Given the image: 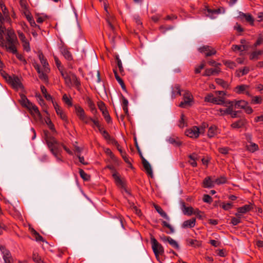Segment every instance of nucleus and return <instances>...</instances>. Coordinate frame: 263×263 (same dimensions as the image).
I'll return each mask as SVG.
<instances>
[{
  "label": "nucleus",
  "mask_w": 263,
  "mask_h": 263,
  "mask_svg": "<svg viewBox=\"0 0 263 263\" xmlns=\"http://www.w3.org/2000/svg\"><path fill=\"white\" fill-rule=\"evenodd\" d=\"M59 71L61 76L64 79L65 84L66 86L71 88V87H76L79 90L81 87V82L77 76L71 72H67L63 69H59Z\"/></svg>",
  "instance_id": "nucleus-2"
},
{
  "label": "nucleus",
  "mask_w": 263,
  "mask_h": 263,
  "mask_svg": "<svg viewBox=\"0 0 263 263\" xmlns=\"http://www.w3.org/2000/svg\"><path fill=\"white\" fill-rule=\"evenodd\" d=\"M230 149L227 147H219L218 149V152L223 155H227L229 153Z\"/></svg>",
  "instance_id": "nucleus-56"
},
{
  "label": "nucleus",
  "mask_w": 263,
  "mask_h": 263,
  "mask_svg": "<svg viewBox=\"0 0 263 263\" xmlns=\"http://www.w3.org/2000/svg\"><path fill=\"white\" fill-rule=\"evenodd\" d=\"M0 7L1 12H0V30L4 32L5 28L3 26V23L5 22H10L11 21L10 14L8 8L4 3L0 1Z\"/></svg>",
  "instance_id": "nucleus-3"
},
{
  "label": "nucleus",
  "mask_w": 263,
  "mask_h": 263,
  "mask_svg": "<svg viewBox=\"0 0 263 263\" xmlns=\"http://www.w3.org/2000/svg\"><path fill=\"white\" fill-rule=\"evenodd\" d=\"M203 201L206 203H211L212 201V198L209 195H204Z\"/></svg>",
  "instance_id": "nucleus-62"
},
{
  "label": "nucleus",
  "mask_w": 263,
  "mask_h": 263,
  "mask_svg": "<svg viewBox=\"0 0 263 263\" xmlns=\"http://www.w3.org/2000/svg\"><path fill=\"white\" fill-rule=\"evenodd\" d=\"M262 101L261 96H255L252 98L251 103L254 104H260Z\"/></svg>",
  "instance_id": "nucleus-44"
},
{
  "label": "nucleus",
  "mask_w": 263,
  "mask_h": 263,
  "mask_svg": "<svg viewBox=\"0 0 263 263\" xmlns=\"http://www.w3.org/2000/svg\"><path fill=\"white\" fill-rule=\"evenodd\" d=\"M141 157L142 158V162L143 167L147 173V174L150 175L152 177H153V170L149 163L141 155Z\"/></svg>",
  "instance_id": "nucleus-16"
},
{
  "label": "nucleus",
  "mask_w": 263,
  "mask_h": 263,
  "mask_svg": "<svg viewBox=\"0 0 263 263\" xmlns=\"http://www.w3.org/2000/svg\"><path fill=\"white\" fill-rule=\"evenodd\" d=\"M233 206V203L231 202L228 203H223L222 204V208L224 210H229L231 209Z\"/></svg>",
  "instance_id": "nucleus-59"
},
{
  "label": "nucleus",
  "mask_w": 263,
  "mask_h": 263,
  "mask_svg": "<svg viewBox=\"0 0 263 263\" xmlns=\"http://www.w3.org/2000/svg\"><path fill=\"white\" fill-rule=\"evenodd\" d=\"M196 218H193L184 221L182 224V228H192L195 227L196 224Z\"/></svg>",
  "instance_id": "nucleus-22"
},
{
  "label": "nucleus",
  "mask_w": 263,
  "mask_h": 263,
  "mask_svg": "<svg viewBox=\"0 0 263 263\" xmlns=\"http://www.w3.org/2000/svg\"><path fill=\"white\" fill-rule=\"evenodd\" d=\"M190 160L189 162L193 167L197 166L196 160L198 158V156L196 153H193L189 156Z\"/></svg>",
  "instance_id": "nucleus-32"
},
{
  "label": "nucleus",
  "mask_w": 263,
  "mask_h": 263,
  "mask_svg": "<svg viewBox=\"0 0 263 263\" xmlns=\"http://www.w3.org/2000/svg\"><path fill=\"white\" fill-rule=\"evenodd\" d=\"M236 216V217H233L231 219V223L234 226H236L241 222V217L240 216Z\"/></svg>",
  "instance_id": "nucleus-47"
},
{
  "label": "nucleus",
  "mask_w": 263,
  "mask_h": 263,
  "mask_svg": "<svg viewBox=\"0 0 263 263\" xmlns=\"http://www.w3.org/2000/svg\"><path fill=\"white\" fill-rule=\"evenodd\" d=\"M262 54L260 50L255 51L252 52L250 55V59L251 60H257L259 58V56Z\"/></svg>",
  "instance_id": "nucleus-35"
},
{
  "label": "nucleus",
  "mask_w": 263,
  "mask_h": 263,
  "mask_svg": "<svg viewBox=\"0 0 263 263\" xmlns=\"http://www.w3.org/2000/svg\"><path fill=\"white\" fill-rule=\"evenodd\" d=\"M86 103L90 108L91 111L96 109L95 105L92 100L88 97L86 98Z\"/></svg>",
  "instance_id": "nucleus-40"
},
{
  "label": "nucleus",
  "mask_w": 263,
  "mask_h": 263,
  "mask_svg": "<svg viewBox=\"0 0 263 263\" xmlns=\"http://www.w3.org/2000/svg\"><path fill=\"white\" fill-rule=\"evenodd\" d=\"M20 102L22 106L27 108H28V107L30 106L31 103V102H30L27 98L26 96L22 93L20 95Z\"/></svg>",
  "instance_id": "nucleus-25"
},
{
  "label": "nucleus",
  "mask_w": 263,
  "mask_h": 263,
  "mask_svg": "<svg viewBox=\"0 0 263 263\" xmlns=\"http://www.w3.org/2000/svg\"><path fill=\"white\" fill-rule=\"evenodd\" d=\"M6 40V44L17 42L16 36L13 31H12L11 30H8L7 31Z\"/></svg>",
  "instance_id": "nucleus-15"
},
{
  "label": "nucleus",
  "mask_w": 263,
  "mask_h": 263,
  "mask_svg": "<svg viewBox=\"0 0 263 263\" xmlns=\"http://www.w3.org/2000/svg\"><path fill=\"white\" fill-rule=\"evenodd\" d=\"M224 64L230 69H234L236 67V64L235 62L231 61H226L223 62Z\"/></svg>",
  "instance_id": "nucleus-45"
},
{
  "label": "nucleus",
  "mask_w": 263,
  "mask_h": 263,
  "mask_svg": "<svg viewBox=\"0 0 263 263\" xmlns=\"http://www.w3.org/2000/svg\"><path fill=\"white\" fill-rule=\"evenodd\" d=\"M75 112L78 118L85 124H88L91 118L88 117L84 109L80 105H75Z\"/></svg>",
  "instance_id": "nucleus-6"
},
{
  "label": "nucleus",
  "mask_w": 263,
  "mask_h": 263,
  "mask_svg": "<svg viewBox=\"0 0 263 263\" xmlns=\"http://www.w3.org/2000/svg\"><path fill=\"white\" fill-rule=\"evenodd\" d=\"M234 106L236 108L243 109L245 112L248 114H250L253 112L252 108L248 105V102L244 100L235 101Z\"/></svg>",
  "instance_id": "nucleus-8"
},
{
  "label": "nucleus",
  "mask_w": 263,
  "mask_h": 263,
  "mask_svg": "<svg viewBox=\"0 0 263 263\" xmlns=\"http://www.w3.org/2000/svg\"><path fill=\"white\" fill-rule=\"evenodd\" d=\"M32 232L36 241H43V238L36 231L33 229Z\"/></svg>",
  "instance_id": "nucleus-54"
},
{
  "label": "nucleus",
  "mask_w": 263,
  "mask_h": 263,
  "mask_svg": "<svg viewBox=\"0 0 263 263\" xmlns=\"http://www.w3.org/2000/svg\"><path fill=\"white\" fill-rule=\"evenodd\" d=\"M227 182V178L224 176H221L219 178H217L215 180V183L217 184H224Z\"/></svg>",
  "instance_id": "nucleus-46"
},
{
  "label": "nucleus",
  "mask_w": 263,
  "mask_h": 263,
  "mask_svg": "<svg viewBox=\"0 0 263 263\" xmlns=\"http://www.w3.org/2000/svg\"><path fill=\"white\" fill-rule=\"evenodd\" d=\"M180 86L179 84H175L172 87V97L176 98L177 96H181Z\"/></svg>",
  "instance_id": "nucleus-26"
},
{
  "label": "nucleus",
  "mask_w": 263,
  "mask_h": 263,
  "mask_svg": "<svg viewBox=\"0 0 263 263\" xmlns=\"http://www.w3.org/2000/svg\"><path fill=\"white\" fill-rule=\"evenodd\" d=\"M5 79L14 89L18 90L23 88L21 79L17 76L15 75L10 76L7 74L5 77Z\"/></svg>",
  "instance_id": "nucleus-5"
},
{
  "label": "nucleus",
  "mask_w": 263,
  "mask_h": 263,
  "mask_svg": "<svg viewBox=\"0 0 263 263\" xmlns=\"http://www.w3.org/2000/svg\"><path fill=\"white\" fill-rule=\"evenodd\" d=\"M41 63H42L43 67H44V70L45 72H48L49 71V68H48V63L47 62L46 59H42V61H41Z\"/></svg>",
  "instance_id": "nucleus-52"
},
{
  "label": "nucleus",
  "mask_w": 263,
  "mask_h": 263,
  "mask_svg": "<svg viewBox=\"0 0 263 263\" xmlns=\"http://www.w3.org/2000/svg\"><path fill=\"white\" fill-rule=\"evenodd\" d=\"M79 173L80 176L84 180H89L90 176L88 175L83 170L80 169L79 170Z\"/></svg>",
  "instance_id": "nucleus-53"
},
{
  "label": "nucleus",
  "mask_w": 263,
  "mask_h": 263,
  "mask_svg": "<svg viewBox=\"0 0 263 263\" xmlns=\"http://www.w3.org/2000/svg\"><path fill=\"white\" fill-rule=\"evenodd\" d=\"M121 155L122 158L124 159V160L125 161V162L126 163L131 165V163H130L129 158L128 157V156L125 152L123 154H122V155Z\"/></svg>",
  "instance_id": "nucleus-64"
},
{
  "label": "nucleus",
  "mask_w": 263,
  "mask_h": 263,
  "mask_svg": "<svg viewBox=\"0 0 263 263\" xmlns=\"http://www.w3.org/2000/svg\"><path fill=\"white\" fill-rule=\"evenodd\" d=\"M155 209L157 212L161 215V217L165 218V219L169 220L170 218L167 214L163 210V209L158 205H154Z\"/></svg>",
  "instance_id": "nucleus-30"
},
{
  "label": "nucleus",
  "mask_w": 263,
  "mask_h": 263,
  "mask_svg": "<svg viewBox=\"0 0 263 263\" xmlns=\"http://www.w3.org/2000/svg\"><path fill=\"white\" fill-rule=\"evenodd\" d=\"M44 139L49 150L55 158L57 161L59 162H63L62 157L63 143L58 141L48 132L45 133Z\"/></svg>",
  "instance_id": "nucleus-1"
},
{
  "label": "nucleus",
  "mask_w": 263,
  "mask_h": 263,
  "mask_svg": "<svg viewBox=\"0 0 263 263\" xmlns=\"http://www.w3.org/2000/svg\"><path fill=\"white\" fill-rule=\"evenodd\" d=\"M62 100L68 106H72V98L70 96H68L66 93H65L63 96Z\"/></svg>",
  "instance_id": "nucleus-34"
},
{
  "label": "nucleus",
  "mask_w": 263,
  "mask_h": 263,
  "mask_svg": "<svg viewBox=\"0 0 263 263\" xmlns=\"http://www.w3.org/2000/svg\"><path fill=\"white\" fill-rule=\"evenodd\" d=\"M16 43H12L6 44L5 47L7 50V51L12 52L13 54L16 53L17 49L15 47V44Z\"/></svg>",
  "instance_id": "nucleus-31"
},
{
  "label": "nucleus",
  "mask_w": 263,
  "mask_h": 263,
  "mask_svg": "<svg viewBox=\"0 0 263 263\" xmlns=\"http://www.w3.org/2000/svg\"><path fill=\"white\" fill-rule=\"evenodd\" d=\"M27 109L33 116H36L39 119H41L42 118L41 114L38 109L37 107L34 104L31 103L30 106H29Z\"/></svg>",
  "instance_id": "nucleus-17"
},
{
  "label": "nucleus",
  "mask_w": 263,
  "mask_h": 263,
  "mask_svg": "<svg viewBox=\"0 0 263 263\" xmlns=\"http://www.w3.org/2000/svg\"><path fill=\"white\" fill-rule=\"evenodd\" d=\"M162 226L163 227H165L167 228L168 229H169L170 231V232H167V233H174V228H173V227L171 224H170L166 221H162Z\"/></svg>",
  "instance_id": "nucleus-49"
},
{
  "label": "nucleus",
  "mask_w": 263,
  "mask_h": 263,
  "mask_svg": "<svg viewBox=\"0 0 263 263\" xmlns=\"http://www.w3.org/2000/svg\"><path fill=\"white\" fill-rule=\"evenodd\" d=\"M107 168H109L111 171H114V172L112 174V177L115 180V181L118 187L123 189L127 194L130 195V194L129 192L126 188L125 184L124 181L120 178L119 174L116 171H115L114 167L112 165H108L107 166Z\"/></svg>",
  "instance_id": "nucleus-4"
},
{
  "label": "nucleus",
  "mask_w": 263,
  "mask_h": 263,
  "mask_svg": "<svg viewBox=\"0 0 263 263\" xmlns=\"http://www.w3.org/2000/svg\"><path fill=\"white\" fill-rule=\"evenodd\" d=\"M32 259L33 261L36 263H43V259L37 253H33L32 255Z\"/></svg>",
  "instance_id": "nucleus-43"
},
{
  "label": "nucleus",
  "mask_w": 263,
  "mask_h": 263,
  "mask_svg": "<svg viewBox=\"0 0 263 263\" xmlns=\"http://www.w3.org/2000/svg\"><path fill=\"white\" fill-rule=\"evenodd\" d=\"M204 13L206 16L210 17L212 19L215 18L217 16L220 14L223 13L225 11L224 9L223 8H220L216 9H212L208 7L205 8Z\"/></svg>",
  "instance_id": "nucleus-9"
},
{
  "label": "nucleus",
  "mask_w": 263,
  "mask_h": 263,
  "mask_svg": "<svg viewBox=\"0 0 263 263\" xmlns=\"http://www.w3.org/2000/svg\"><path fill=\"white\" fill-rule=\"evenodd\" d=\"M247 149L251 152H254L255 151L258 149V145L253 142L250 143L249 145H248L247 146Z\"/></svg>",
  "instance_id": "nucleus-39"
},
{
  "label": "nucleus",
  "mask_w": 263,
  "mask_h": 263,
  "mask_svg": "<svg viewBox=\"0 0 263 263\" xmlns=\"http://www.w3.org/2000/svg\"><path fill=\"white\" fill-rule=\"evenodd\" d=\"M178 126L180 128H183L184 126H186V123L185 122L184 116L183 114H181V115Z\"/></svg>",
  "instance_id": "nucleus-50"
},
{
  "label": "nucleus",
  "mask_w": 263,
  "mask_h": 263,
  "mask_svg": "<svg viewBox=\"0 0 263 263\" xmlns=\"http://www.w3.org/2000/svg\"><path fill=\"white\" fill-rule=\"evenodd\" d=\"M203 187L205 188H212L214 186L215 181H213L210 177H206L203 182Z\"/></svg>",
  "instance_id": "nucleus-27"
},
{
  "label": "nucleus",
  "mask_w": 263,
  "mask_h": 263,
  "mask_svg": "<svg viewBox=\"0 0 263 263\" xmlns=\"http://www.w3.org/2000/svg\"><path fill=\"white\" fill-rule=\"evenodd\" d=\"M53 105L54 106V108L55 110L56 113L58 115L60 116L61 119L64 121L67 120V116L63 112L62 109L61 108V107L58 105V104L57 103L53 102Z\"/></svg>",
  "instance_id": "nucleus-18"
},
{
  "label": "nucleus",
  "mask_w": 263,
  "mask_h": 263,
  "mask_svg": "<svg viewBox=\"0 0 263 263\" xmlns=\"http://www.w3.org/2000/svg\"><path fill=\"white\" fill-rule=\"evenodd\" d=\"M103 116H104L106 122L109 123L111 120V118L108 114V112L107 110L102 112Z\"/></svg>",
  "instance_id": "nucleus-60"
},
{
  "label": "nucleus",
  "mask_w": 263,
  "mask_h": 263,
  "mask_svg": "<svg viewBox=\"0 0 263 263\" xmlns=\"http://www.w3.org/2000/svg\"><path fill=\"white\" fill-rule=\"evenodd\" d=\"M252 209V206L251 204H246L237 209V212L235 214V215L240 216L241 217L242 214H246L250 211Z\"/></svg>",
  "instance_id": "nucleus-14"
},
{
  "label": "nucleus",
  "mask_w": 263,
  "mask_h": 263,
  "mask_svg": "<svg viewBox=\"0 0 263 263\" xmlns=\"http://www.w3.org/2000/svg\"><path fill=\"white\" fill-rule=\"evenodd\" d=\"M168 242L174 248L176 249H178L179 248V246L177 242L171 237L170 238Z\"/></svg>",
  "instance_id": "nucleus-51"
},
{
  "label": "nucleus",
  "mask_w": 263,
  "mask_h": 263,
  "mask_svg": "<svg viewBox=\"0 0 263 263\" xmlns=\"http://www.w3.org/2000/svg\"><path fill=\"white\" fill-rule=\"evenodd\" d=\"M62 54L66 59L69 61L72 60V57L70 51L67 49H63L62 50Z\"/></svg>",
  "instance_id": "nucleus-37"
},
{
  "label": "nucleus",
  "mask_w": 263,
  "mask_h": 263,
  "mask_svg": "<svg viewBox=\"0 0 263 263\" xmlns=\"http://www.w3.org/2000/svg\"><path fill=\"white\" fill-rule=\"evenodd\" d=\"M214 98L215 97L213 94L209 93L205 97L204 101L205 102L212 103Z\"/></svg>",
  "instance_id": "nucleus-57"
},
{
  "label": "nucleus",
  "mask_w": 263,
  "mask_h": 263,
  "mask_svg": "<svg viewBox=\"0 0 263 263\" xmlns=\"http://www.w3.org/2000/svg\"><path fill=\"white\" fill-rule=\"evenodd\" d=\"M228 104H229V106L227 107L226 109H223L220 108L219 109H217V114L220 116H224L225 115L230 114V113H231V109L232 108V106H234V102L230 101L229 102Z\"/></svg>",
  "instance_id": "nucleus-20"
},
{
  "label": "nucleus",
  "mask_w": 263,
  "mask_h": 263,
  "mask_svg": "<svg viewBox=\"0 0 263 263\" xmlns=\"http://www.w3.org/2000/svg\"><path fill=\"white\" fill-rule=\"evenodd\" d=\"M24 49L27 52L30 51V45L28 41H26L22 43Z\"/></svg>",
  "instance_id": "nucleus-58"
},
{
  "label": "nucleus",
  "mask_w": 263,
  "mask_h": 263,
  "mask_svg": "<svg viewBox=\"0 0 263 263\" xmlns=\"http://www.w3.org/2000/svg\"><path fill=\"white\" fill-rule=\"evenodd\" d=\"M116 60L117 63V65L119 68L120 72L122 73L124 72L123 67L122 66V62L118 55L116 56Z\"/></svg>",
  "instance_id": "nucleus-48"
},
{
  "label": "nucleus",
  "mask_w": 263,
  "mask_h": 263,
  "mask_svg": "<svg viewBox=\"0 0 263 263\" xmlns=\"http://www.w3.org/2000/svg\"><path fill=\"white\" fill-rule=\"evenodd\" d=\"M193 214L195 215L200 219H203L205 217L204 213L198 209H194Z\"/></svg>",
  "instance_id": "nucleus-41"
},
{
  "label": "nucleus",
  "mask_w": 263,
  "mask_h": 263,
  "mask_svg": "<svg viewBox=\"0 0 263 263\" xmlns=\"http://www.w3.org/2000/svg\"><path fill=\"white\" fill-rule=\"evenodd\" d=\"M219 72L220 69L217 68L206 69L204 71L203 76H210L212 75H215L218 74Z\"/></svg>",
  "instance_id": "nucleus-29"
},
{
  "label": "nucleus",
  "mask_w": 263,
  "mask_h": 263,
  "mask_svg": "<svg viewBox=\"0 0 263 263\" xmlns=\"http://www.w3.org/2000/svg\"><path fill=\"white\" fill-rule=\"evenodd\" d=\"M151 241L152 248L155 256L158 257L160 255H162L164 253V249L162 246L154 237H152Z\"/></svg>",
  "instance_id": "nucleus-7"
},
{
  "label": "nucleus",
  "mask_w": 263,
  "mask_h": 263,
  "mask_svg": "<svg viewBox=\"0 0 263 263\" xmlns=\"http://www.w3.org/2000/svg\"><path fill=\"white\" fill-rule=\"evenodd\" d=\"M232 49L233 51H244L247 50V46L245 45H234L232 46Z\"/></svg>",
  "instance_id": "nucleus-36"
},
{
  "label": "nucleus",
  "mask_w": 263,
  "mask_h": 263,
  "mask_svg": "<svg viewBox=\"0 0 263 263\" xmlns=\"http://www.w3.org/2000/svg\"><path fill=\"white\" fill-rule=\"evenodd\" d=\"M183 96V100L179 104V107L185 108L187 106H191V102L193 101V96L192 94L189 91L185 90Z\"/></svg>",
  "instance_id": "nucleus-10"
},
{
  "label": "nucleus",
  "mask_w": 263,
  "mask_h": 263,
  "mask_svg": "<svg viewBox=\"0 0 263 263\" xmlns=\"http://www.w3.org/2000/svg\"><path fill=\"white\" fill-rule=\"evenodd\" d=\"M3 254L5 263H13V259L9 251L5 250L3 251Z\"/></svg>",
  "instance_id": "nucleus-24"
},
{
  "label": "nucleus",
  "mask_w": 263,
  "mask_h": 263,
  "mask_svg": "<svg viewBox=\"0 0 263 263\" xmlns=\"http://www.w3.org/2000/svg\"><path fill=\"white\" fill-rule=\"evenodd\" d=\"M45 122L47 125L48 126V127L52 131L55 130V128L54 127L53 124L52 123L51 120L49 118H47Z\"/></svg>",
  "instance_id": "nucleus-55"
},
{
  "label": "nucleus",
  "mask_w": 263,
  "mask_h": 263,
  "mask_svg": "<svg viewBox=\"0 0 263 263\" xmlns=\"http://www.w3.org/2000/svg\"><path fill=\"white\" fill-rule=\"evenodd\" d=\"M167 141L170 144L175 146H179L181 145L182 142L178 137L172 136L168 137L166 139Z\"/></svg>",
  "instance_id": "nucleus-21"
},
{
  "label": "nucleus",
  "mask_w": 263,
  "mask_h": 263,
  "mask_svg": "<svg viewBox=\"0 0 263 263\" xmlns=\"http://www.w3.org/2000/svg\"><path fill=\"white\" fill-rule=\"evenodd\" d=\"M249 86L247 85H241L237 86L235 88L236 92L237 93L240 94L243 93L245 94L248 96H250V93L249 92Z\"/></svg>",
  "instance_id": "nucleus-13"
},
{
  "label": "nucleus",
  "mask_w": 263,
  "mask_h": 263,
  "mask_svg": "<svg viewBox=\"0 0 263 263\" xmlns=\"http://www.w3.org/2000/svg\"><path fill=\"white\" fill-rule=\"evenodd\" d=\"M247 123V121L245 119H240L239 120L233 122L231 126L233 128H240L244 127Z\"/></svg>",
  "instance_id": "nucleus-19"
},
{
  "label": "nucleus",
  "mask_w": 263,
  "mask_h": 263,
  "mask_svg": "<svg viewBox=\"0 0 263 263\" xmlns=\"http://www.w3.org/2000/svg\"><path fill=\"white\" fill-rule=\"evenodd\" d=\"M116 79L117 80L118 82L120 84L122 88L124 90H125V85L122 79L119 76H117Z\"/></svg>",
  "instance_id": "nucleus-61"
},
{
  "label": "nucleus",
  "mask_w": 263,
  "mask_h": 263,
  "mask_svg": "<svg viewBox=\"0 0 263 263\" xmlns=\"http://www.w3.org/2000/svg\"><path fill=\"white\" fill-rule=\"evenodd\" d=\"M98 106L101 112L106 110L105 104L103 102H99L98 104Z\"/></svg>",
  "instance_id": "nucleus-63"
},
{
  "label": "nucleus",
  "mask_w": 263,
  "mask_h": 263,
  "mask_svg": "<svg viewBox=\"0 0 263 263\" xmlns=\"http://www.w3.org/2000/svg\"><path fill=\"white\" fill-rule=\"evenodd\" d=\"M215 82L218 85L221 86L224 88H227L229 87V84L227 82L221 79H216Z\"/></svg>",
  "instance_id": "nucleus-42"
},
{
  "label": "nucleus",
  "mask_w": 263,
  "mask_h": 263,
  "mask_svg": "<svg viewBox=\"0 0 263 263\" xmlns=\"http://www.w3.org/2000/svg\"><path fill=\"white\" fill-rule=\"evenodd\" d=\"M219 133V130L217 127L215 125H212L209 128L208 132V136L210 138H213L216 136Z\"/></svg>",
  "instance_id": "nucleus-23"
},
{
  "label": "nucleus",
  "mask_w": 263,
  "mask_h": 263,
  "mask_svg": "<svg viewBox=\"0 0 263 263\" xmlns=\"http://www.w3.org/2000/svg\"><path fill=\"white\" fill-rule=\"evenodd\" d=\"M240 16L241 18H245L246 21L248 22L251 26L254 25V20L250 14L241 13L240 14Z\"/></svg>",
  "instance_id": "nucleus-28"
},
{
  "label": "nucleus",
  "mask_w": 263,
  "mask_h": 263,
  "mask_svg": "<svg viewBox=\"0 0 263 263\" xmlns=\"http://www.w3.org/2000/svg\"><path fill=\"white\" fill-rule=\"evenodd\" d=\"M121 98H122V103L123 110H124V112L126 115H128V101L123 95L121 96Z\"/></svg>",
  "instance_id": "nucleus-33"
},
{
  "label": "nucleus",
  "mask_w": 263,
  "mask_h": 263,
  "mask_svg": "<svg viewBox=\"0 0 263 263\" xmlns=\"http://www.w3.org/2000/svg\"><path fill=\"white\" fill-rule=\"evenodd\" d=\"M199 51L202 53H205V56L209 57L216 54V50L211 47L209 46H203L199 48Z\"/></svg>",
  "instance_id": "nucleus-12"
},
{
  "label": "nucleus",
  "mask_w": 263,
  "mask_h": 263,
  "mask_svg": "<svg viewBox=\"0 0 263 263\" xmlns=\"http://www.w3.org/2000/svg\"><path fill=\"white\" fill-rule=\"evenodd\" d=\"M200 134V128L197 126H193L185 131V135L191 138H197Z\"/></svg>",
  "instance_id": "nucleus-11"
},
{
  "label": "nucleus",
  "mask_w": 263,
  "mask_h": 263,
  "mask_svg": "<svg viewBox=\"0 0 263 263\" xmlns=\"http://www.w3.org/2000/svg\"><path fill=\"white\" fill-rule=\"evenodd\" d=\"M194 209L191 207H186L184 205H183V212L184 214L190 216L193 214Z\"/></svg>",
  "instance_id": "nucleus-38"
}]
</instances>
